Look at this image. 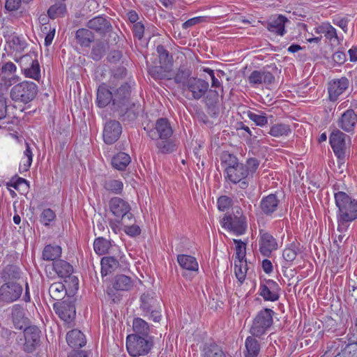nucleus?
<instances>
[{
  "instance_id": "f257e3e1",
  "label": "nucleus",
  "mask_w": 357,
  "mask_h": 357,
  "mask_svg": "<svg viewBox=\"0 0 357 357\" xmlns=\"http://www.w3.org/2000/svg\"><path fill=\"white\" fill-rule=\"evenodd\" d=\"M337 212V230L346 231L350 222L357 219V199H352L346 192H334Z\"/></svg>"
},
{
  "instance_id": "f03ea898",
  "label": "nucleus",
  "mask_w": 357,
  "mask_h": 357,
  "mask_svg": "<svg viewBox=\"0 0 357 357\" xmlns=\"http://www.w3.org/2000/svg\"><path fill=\"white\" fill-rule=\"evenodd\" d=\"M140 309L145 317H149L155 322L160 321L161 319V307L160 301L155 294L152 291H147L140 298Z\"/></svg>"
},
{
  "instance_id": "7ed1b4c3",
  "label": "nucleus",
  "mask_w": 357,
  "mask_h": 357,
  "mask_svg": "<svg viewBox=\"0 0 357 357\" xmlns=\"http://www.w3.org/2000/svg\"><path fill=\"white\" fill-rule=\"evenodd\" d=\"M37 93L38 86L34 82L24 81L12 87L10 96L14 101L28 103L35 98Z\"/></svg>"
},
{
  "instance_id": "20e7f679",
  "label": "nucleus",
  "mask_w": 357,
  "mask_h": 357,
  "mask_svg": "<svg viewBox=\"0 0 357 357\" xmlns=\"http://www.w3.org/2000/svg\"><path fill=\"white\" fill-rule=\"evenodd\" d=\"M274 312L269 308L260 310L255 317L250 333L252 336L261 337L266 333L273 324Z\"/></svg>"
},
{
  "instance_id": "39448f33",
  "label": "nucleus",
  "mask_w": 357,
  "mask_h": 357,
  "mask_svg": "<svg viewBox=\"0 0 357 357\" xmlns=\"http://www.w3.org/2000/svg\"><path fill=\"white\" fill-rule=\"evenodd\" d=\"M109 208L114 216L121 219V223L123 225L135 221L130 204L120 197H112L109 202Z\"/></svg>"
},
{
  "instance_id": "423d86ee",
  "label": "nucleus",
  "mask_w": 357,
  "mask_h": 357,
  "mask_svg": "<svg viewBox=\"0 0 357 357\" xmlns=\"http://www.w3.org/2000/svg\"><path fill=\"white\" fill-rule=\"evenodd\" d=\"M15 61L20 64L26 77L39 80L40 78V68L36 54L30 52L20 58H15Z\"/></svg>"
},
{
  "instance_id": "0eeeda50",
  "label": "nucleus",
  "mask_w": 357,
  "mask_h": 357,
  "mask_svg": "<svg viewBox=\"0 0 357 357\" xmlns=\"http://www.w3.org/2000/svg\"><path fill=\"white\" fill-rule=\"evenodd\" d=\"M152 342L137 334L128 335L126 338V348L132 357L146 355L151 350Z\"/></svg>"
},
{
  "instance_id": "6e6552de",
  "label": "nucleus",
  "mask_w": 357,
  "mask_h": 357,
  "mask_svg": "<svg viewBox=\"0 0 357 357\" xmlns=\"http://www.w3.org/2000/svg\"><path fill=\"white\" fill-rule=\"evenodd\" d=\"M208 82L197 77H190L185 83L183 92L189 100H199L208 91Z\"/></svg>"
},
{
  "instance_id": "1a4fd4ad",
  "label": "nucleus",
  "mask_w": 357,
  "mask_h": 357,
  "mask_svg": "<svg viewBox=\"0 0 357 357\" xmlns=\"http://www.w3.org/2000/svg\"><path fill=\"white\" fill-rule=\"evenodd\" d=\"M346 136L344 133L336 129L331 132L329 138L331 146L337 158L339 168H341L345 162Z\"/></svg>"
},
{
  "instance_id": "9d476101",
  "label": "nucleus",
  "mask_w": 357,
  "mask_h": 357,
  "mask_svg": "<svg viewBox=\"0 0 357 357\" xmlns=\"http://www.w3.org/2000/svg\"><path fill=\"white\" fill-rule=\"evenodd\" d=\"M280 287L273 280L264 279L260 281L258 294L265 301L275 302L280 298Z\"/></svg>"
},
{
  "instance_id": "9b49d317",
  "label": "nucleus",
  "mask_w": 357,
  "mask_h": 357,
  "mask_svg": "<svg viewBox=\"0 0 357 357\" xmlns=\"http://www.w3.org/2000/svg\"><path fill=\"white\" fill-rule=\"evenodd\" d=\"M55 313L65 323L70 324L75 318L76 310L74 303L71 301L65 300L56 301L53 305Z\"/></svg>"
},
{
  "instance_id": "f8f14e48",
  "label": "nucleus",
  "mask_w": 357,
  "mask_h": 357,
  "mask_svg": "<svg viewBox=\"0 0 357 357\" xmlns=\"http://www.w3.org/2000/svg\"><path fill=\"white\" fill-rule=\"evenodd\" d=\"M221 226L236 236L245 234L247 229V224L245 217H237L232 215H225L220 221Z\"/></svg>"
},
{
  "instance_id": "ddd939ff",
  "label": "nucleus",
  "mask_w": 357,
  "mask_h": 357,
  "mask_svg": "<svg viewBox=\"0 0 357 357\" xmlns=\"http://www.w3.org/2000/svg\"><path fill=\"white\" fill-rule=\"evenodd\" d=\"M22 293V287L15 282H8L0 287V300L7 303L17 301Z\"/></svg>"
},
{
  "instance_id": "4468645a",
  "label": "nucleus",
  "mask_w": 357,
  "mask_h": 357,
  "mask_svg": "<svg viewBox=\"0 0 357 357\" xmlns=\"http://www.w3.org/2000/svg\"><path fill=\"white\" fill-rule=\"evenodd\" d=\"M147 132L152 139H167L172 135L173 130L167 119L160 118L156 121L155 128Z\"/></svg>"
},
{
  "instance_id": "2eb2a0df",
  "label": "nucleus",
  "mask_w": 357,
  "mask_h": 357,
  "mask_svg": "<svg viewBox=\"0 0 357 357\" xmlns=\"http://www.w3.org/2000/svg\"><path fill=\"white\" fill-rule=\"evenodd\" d=\"M259 238V250L263 256L270 257L273 251L278 250V241L270 233L260 230Z\"/></svg>"
},
{
  "instance_id": "dca6fc26",
  "label": "nucleus",
  "mask_w": 357,
  "mask_h": 357,
  "mask_svg": "<svg viewBox=\"0 0 357 357\" xmlns=\"http://www.w3.org/2000/svg\"><path fill=\"white\" fill-rule=\"evenodd\" d=\"M225 178L229 180L231 183L236 184L240 183L242 189L248 187V183L245 179L248 176V169L244 164L241 163L233 168H230L228 171L225 172Z\"/></svg>"
},
{
  "instance_id": "f3484780",
  "label": "nucleus",
  "mask_w": 357,
  "mask_h": 357,
  "mask_svg": "<svg viewBox=\"0 0 357 357\" xmlns=\"http://www.w3.org/2000/svg\"><path fill=\"white\" fill-rule=\"evenodd\" d=\"M113 252H116L115 256L104 257L101 259V273L102 275H107L114 272L119 265V261L125 257L119 247L112 248Z\"/></svg>"
},
{
  "instance_id": "a211bd4d",
  "label": "nucleus",
  "mask_w": 357,
  "mask_h": 357,
  "mask_svg": "<svg viewBox=\"0 0 357 357\" xmlns=\"http://www.w3.org/2000/svg\"><path fill=\"white\" fill-rule=\"evenodd\" d=\"M40 329L35 326H29L24 328V351L31 353L36 349L40 343Z\"/></svg>"
},
{
  "instance_id": "6ab92c4d",
  "label": "nucleus",
  "mask_w": 357,
  "mask_h": 357,
  "mask_svg": "<svg viewBox=\"0 0 357 357\" xmlns=\"http://www.w3.org/2000/svg\"><path fill=\"white\" fill-rule=\"evenodd\" d=\"M280 199L275 194L263 197L259 204V209L262 215L272 217L279 208Z\"/></svg>"
},
{
  "instance_id": "aec40b11",
  "label": "nucleus",
  "mask_w": 357,
  "mask_h": 357,
  "mask_svg": "<svg viewBox=\"0 0 357 357\" xmlns=\"http://www.w3.org/2000/svg\"><path fill=\"white\" fill-rule=\"evenodd\" d=\"M122 132L120 123L115 120L106 122L103 130V139L107 144L116 142Z\"/></svg>"
},
{
  "instance_id": "412c9836",
  "label": "nucleus",
  "mask_w": 357,
  "mask_h": 357,
  "mask_svg": "<svg viewBox=\"0 0 357 357\" xmlns=\"http://www.w3.org/2000/svg\"><path fill=\"white\" fill-rule=\"evenodd\" d=\"M315 32L323 34L326 40L331 44L340 45L343 41V36L337 34V30L329 22H322L315 28Z\"/></svg>"
},
{
  "instance_id": "4be33fe9",
  "label": "nucleus",
  "mask_w": 357,
  "mask_h": 357,
  "mask_svg": "<svg viewBox=\"0 0 357 357\" xmlns=\"http://www.w3.org/2000/svg\"><path fill=\"white\" fill-rule=\"evenodd\" d=\"M248 82L252 86L258 87L260 85H269L275 82L273 75L267 70H254L249 75Z\"/></svg>"
},
{
  "instance_id": "5701e85b",
  "label": "nucleus",
  "mask_w": 357,
  "mask_h": 357,
  "mask_svg": "<svg viewBox=\"0 0 357 357\" xmlns=\"http://www.w3.org/2000/svg\"><path fill=\"white\" fill-rule=\"evenodd\" d=\"M349 86V80L342 77L329 82L328 86V97L330 100L336 101L338 97L344 92Z\"/></svg>"
},
{
  "instance_id": "b1692460",
  "label": "nucleus",
  "mask_w": 357,
  "mask_h": 357,
  "mask_svg": "<svg viewBox=\"0 0 357 357\" xmlns=\"http://www.w3.org/2000/svg\"><path fill=\"white\" fill-rule=\"evenodd\" d=\"M130 94V86L128 83L121 84L113 93V105L119 107L121 112L123 111L124 106L129 105L128 98Z\"/></svg>"
},
{
  "instance_id": "393cba45",
  "label": "nucleus",
  "mask_w": 357,
  "mask_h": 357,
  "mask_svg": "<svg viewBox=\"0 0 357 357\" xmlns=\"http://www.w3.org/2000/svg\"><path fill=\"white\" fill-rule=\"evenodd\" d=\"M357 122V114L355 112L349 109L346 110L337 120V126L340 128L347 132L354 131Z\"/></svg>"
},
{
  "instance_id": "a878e982",
  "label": "nucleus",
  "mask_w": 357,
  "mask_h": 357,
  "mask_svg": "<svg viewBox=\"0 0 357 357\" xmlns=\"http://www.w3.org/2000/svg\"><path fill=\"white\" fill-rule=\"evenodd\" d=\"M11 319L16 329L22 330L27 327L29 319L25 317V312L20 305H14L11 308Z\"/></svg>"
},
{
  "instance_id": "bb28decb",
  "label": "nucleus",
  "mask_w": 357,
  "mask_h": 357,
  "mask_svg": "<svg viewBox=\"0 0 357 357\" xmlns=\"http://www.w3.org/2000/svg\"><path fill=\"white\" fill-rule=\"evenodd\" d=\"M286 22H287V19L284 16L280 15L269 20L267 24V29L269 31L273 33L274 34L283 36L286 33Z\"/></svg>"
},
{
  "instance_id": "cd10ccee",
  "label": "nucleus",
  "mask_w": 357,
  "mask_h": 357,
  "mask_svg": "<svg viewBox=\"0 0 357 357\" xmlns=\"http://www.w3.org/2000/svg\"><path fill=\"white\" fill-rule=\"evenodd\" d=\"M87 26L101 34L109 31L112 28L110 22L102 16H97L90 20Z\"/></svg>"
},
{
  "instance_id": "c85d7f7f",
  "label": "nucleus",
  "mask_w": 357,
  "mask_h": 357,
  "mask_svg": "<svg viewBox=\"0 0 357 357\" xmlns=\"http://www.w3.org/2000/svg\"><path fill=\"white\" fill-rule=\"evenodd\" d=\"M112 100L113 101V92L107 88L105 84L100 85L97 91L96 102L98 106L105 107Z\"/></svg>"
},
{
  "instance_id": "c756f323",
  "label": "nucleus",
  "mask_w": 357,
  "mask_h": 357,
  "mask_svg": "<svg viewBox=\"0 0 357 357\" xmlns=\"http://www.w3.org/2000/svg\"><path fill=\"white\" fill-rule=\"evenodd\" d=\"M66 341L71 347H82L86 344L84 335L77 329L72 330L67 333Z\"/></svg>"
},
{
  "instance_id": "7c9ffc66",
  "label": "nucleus",
  "mask_w": 357,
  "mask_h": 357,
  "mask_svg": "<svg viewBox=\"0 0 357 357\" xmlns=\"http://www.w3.org/2000/svg\"><path fill=\"white\" fill-rule=\"evenodd\" d=\"M177 261L181 268L188 271H197L199 265L195 257L187 255H178Z\"/></svg>"
},
{
  "instance_id": "2f4dec72",
  "label": "nucleus",
  "mask_w": 357,
  "mask_h": 357,
  "mask_svg": "<svg viewBox=\"0 0 357 357\" xmlns=\"http://www.w3.org/2000/svg\"><path fill=\"white\" fill-rule=\"evenodd\" d=\"M76 40L82 47H89L94 40L93 33L87 29H79L76 31Z\"/></svg>"
},
{
  "instance_id": "473e14b6",
  "label": "nucleus",
  "mask_w": 357,
  "mask_h": 357,
  "mask_svg": "<svg viewBox=\"0 0 357 357\" xmlns=\"http://www.w3.org/2000/svg\"><path fill=\"white\" fill-rule=\"evenodd\" d=\"M54 271L61 278L69 277L73 272V266L64 260H57L53 264Z\"/></svg>"
},
{
  "instance_id": "72a5a7b5",
  "label": "nucleus",
  "mask_w": 357,
  "mask_h": 357,
  "mask_svg": "<svg viewBox=\"0 0 357 357\" xmlns=\"http://www.w3.org/2000/svg\"><path fill=\"white\" fill-rule=\"evenodd\" d=\"M133 287V280L125 275H116L113 282V287L118 291H128Z\"/></svg>"
},
{
  "instance_id": "f704fd0d",
  "label": "nucleus",
  "mask_w": 357,
  "mask_h": 357,
  "mask_svg": "<svg viewBox=\"0 0 357 357\" xmlns=\"http://www.w3.org/2000/svg\"><path fill=\"white\" fill-rule=\"evenodd\" d=\"M291 132L290 126L285 123H275L270 127L268 131L270 135L276 138L287 137Z\"/></svg>"
},
{
  "instance_id": "c9c22d12",
  "label": "nucleus",
  "mask_w": 357,
  "mask_h": 357,
  "mask_svg": "<svg viewBox=\"0 0 357 357\" xmlns=\"http://www.w3.org/2000/svg\"><path fill=\"white\" fill-rule=\"evenodd\" d=\"M254 337L252 335L249 336L245 340L246 353L245 354V357H257L259 354L260 345Z\"/></svg>"
},
{
  "instance_id": "e433bc0d",
  "label": "nucleus",
  "mask_w": 357,
  "mask_h": 357,
  "mask_svg": "<svg viewBox=\"0 0 357 357\" xmlns=\"http://www.w3.org/2000/svg\"><path fill=\"white\" fill-rule=\"evenodd\" d=\"M202 357H226L222 349L216 344H206L202 349Z\"/></svg>"
},
{
  "instance_id": "4c0bfd02",
  "label": "nucleus",
  "mask_w": 357,
  "mask_h": 357,
  "mask_svg": "<svg viewBox=\"0 0 357 357\" xmlns=\"http://www.w3.org/2000/svg\"><path fill=\"white\" fill-rule=\"evenodd\" d=\"M248 269L246 260L234 259V271L241 284L245 281Z\"/></svg>"
},
{
  "instance_id": "58836bf2",
  "label": "nucleus",
  "mask_w": 357,
  "mask_h": 357,
  "mask_svg": "<svg viewBox=\"0 0 357 357\" xmlns=\"http://www.w3.org/2000/svg\"><path fill=\"white\" fill-rule=\"evenodd\" d=\"M130 162V157L128 154L120 152L114 155L112 160V166L118 170H123Z\"/></svg>"
},
{
  "instance_id": "ea45409f",
  "label": "nucleus",
  "mask_w": 357,
  "mask_h": 357,
  "mask_svg": "<svg viewBox=\"0 0 357 357\" xmlns=\"http://www.w3.org/2000/svg\"><path fill=\"white\" fill-rule=\"evenodd\" d=\"M299 252H301L300 244L294 242L284 248L282 257L287 262L291 263L296 259Z\"/></svg>"
},
{
  "instance_id": "a19ab883",
  "label": "nucleus",
  "mask_w": 357,
  "mask_h": 357,
  "mask_svg": "<svg viewBox=\"0 0 357 357\" xmlns=\"http://www.w3.org/2000/svg\"><path fill=\"white\" fill-rule=\"evenodd\" d=\"M61 255V248L59 245H46L43 251V259L46 261H54Z\"/></svg>"
},
{
  "instance_id": "79ce46f5",
  "label": "nucleus",
  "mask_w": 357,
  "mask_h": 357,
  "mask_svg": "<svg viewBox=\"0 0 357 357\" xmlns=\"http://www.w3.org/2000/svg\"><path fill=\"white\" fill-rule=\"evenodd\" d=\"M115 247L116 246H112L110 242L102 237L96 238L93 243L94 251L99 255L106 254L110 248H112Z\"/></svg>"
},
{
  "instance_id": "37998d69",
  "label": "nucleus",
  "mask_w": 357,
  "mask_h": 357,
  "mask_svg": "<svg viewBox=\"0 0 357 357\" xmlns=\"http://www.w3.org/2000/svg\"><path fill=\"white\" fill-rule=\"evenodd\" d=\"M49 294L54 300L61 301V298L66 294L65 286L61 282H54L50 285Z\"/></svg>"
},
{
  "instance_id": "c03bdc74",
  "label": "nucleus",
  "mask_w": 357,
  "mask_h": 357,
  "mask_svg": "<svg viewBox=\"0 0 357 357\" xmlns=\"http://www.w3.org/2000/svg\"><path fill=\"white\" fill-rule=\"evenodd\" d=\"M128 105H127L126 107H128ZM123 110H125L124 108H123ZM123 112L124 111H123V112L121 111V113H122L121 115L123 117V119H122L123 121H126V120L128 121H134L137 119L139 112H141L140 105L132 103L130 106V107L126 108V111L124 113H123Z\"/></svg>"
},
{
  "instance_id": "a18cd8bd",
  "label": "nucleus",
  "mask_w": 357,
  "mask_h": 357,
  "mask_svg": "<svg viewBox=\"0 0 357 357\" xmlns=\"http://www.w3.org/2000/svg\"><path fill=\"white\" fill-rule=\"evenodd\" d=\"M221 163L222 167L225 168V172L228 171L229 169L241 164L238 162V158L234 155L228 152H224L222 153Z\"/></svg>"
},
{
  "instance_id": "49530a36",
  "label": "nucleus",
  "mask_w": 357,
  "mask_h": 357,
  "mask_svg": "<svg viewBox=\"0 0 357 357\" xmlns=\"http://www.w3.org/2000/svg\"><path fill=\"white\" fill-rule=\"evenodd\" d=\"M132 328L136 334L147 336L150 329L149 324L141 318H135L132 322Z\"/></svg>"
},
{
  "instance_id": "de8ad7c7",
  "label": "nucleus",
  "mask_w": 357,
  "mask_h": 357,
  "mask_svg": "<svg viewBox=\"0 0 357 357\" xmlns=\"http://www.w3.org/2000/svg\"><path fill=\"white\" fill-rule=\"evenodd\" d=\"M103 185L106 190L114 194H121L123 188V182L115 179L105 180Z\"/></svg>"
},
{
  "instance_id": "09e8293b",
  "label": "nucleus",
  "mask_w": 357,
  "mask_h": 357,
  "mask_svg": "<svg viewBox=\"0 0 357 357\" xmlns=\"http://www.w3.org/2000/svg\"><path fill=\"white\" fill-rule=\"evenodd\" d=\"M8 47L13 50V52H22L27 46L25 40L17 36H14L8 43Z\"/></svg>"
},
{
  "instance_id": "8fccbe9b",
  "label": "nucleus",
  "mask_w": 357,
  "mask_h": 357,
  "mask_svg": "<svg viewBox=\"0 0 357 357\" xmlns=\"http://www.w3.org/2000/svg\"><path fill=\"white\" fill-rule=\"evenodd\" d=\"M248 117L257 126L264 127L268 124V118L264 112H259V114H256L252 112H248Z\"/></svg>"
},
{
  "instance_id": "3c124183",
  "label": "nucleus",
  "mask_w": 357,
  "mask_h": 357,
  "mask_svg": "<svg viewBox=\"0 0 357 357\" xmlns=\"http://www.w3.org/2000/svg\"><path fill=\"white\" fill-rule=\"evenodd\" d=\"M156 51L161 65L167 66L171 63L172 57L169 56L168 51L165 50L162 45H158Z\"/></svg>"
},
{
  "instance_id": "603ef678",
  "label": "nucleus",
  "mask_w": 357,
  "mask_h": 357,
  "mask_svg": "<svg viewBox=\"0 0 357 357\" xmlns=\"http://www.w3.org/2000/svg\"><path fill=\"white\" fill-rule=\"evenodd\" d=\"M3 86L0 84V120L6 118L7 115V98L6 97L5 89Z\"/></svg>"
},
{
  "instance_id": "864d4df0",
  "label": "nucleus",
  "mask_w": 357,
  "mask_h": 357,
  "mask_svg": "<svg viewBox=\"0 0 357 357\" xmlns=\"http://www.w3.org/2000/svg\"><path fill=\"white\" fill-rule=\"evenodd\" d=\"M236 245V255L234 259L245 260V243L241 239H234Z\"/></svg>"
},
{
  "instance_id": "5fc2aeb1",
  "label": "nucleus",
  "mask_w": 357,
  "mask_h": 357,
  "mask_svg": "<svg viewBox=\"0 0 357 357\" xmlns=\"http://www.w3.org/2000/svg\"><path fill=\"white\" fill-rule=\"evenodd\" d=\"M16 66L13 63L10 61L7 62L1 68V76L3 79L10 77L16 72Z\"/></svg>"
},
{
  "instance_id": "6e6d98bb",
  "label": "nucleus",
  "mask_w": 357,
  "mask_h": 357,
  "mask_svg": "<svg viewBox=\"0 0 357 357\" xmlns=\"http://www.w3.org/2000/svg\"><path fill=\"white\" fill-rule=\"evenodd\" d=\"M66 10L65 6L62 3L54 4L47 11L48 15L52 19H55L59 16L63 15Z\"/></svg>"
},
{
  "instance_id": "4d7b16f0",
  "label": "nucleus",
  "mask_w": 357,
  "mask_h": 357,
  "mask_svg": "<svg viewBox=\"0 0 357 357\" xmlns=\"http://www.w3.org/2000/svg\"><path fill=\"white\" fill-rule=\"evenodd\" d=\"M55 213L50 208L44 209L40 215V222L45 226L50 225V222L55 219Z\"/></svg>"
},
{
  "instance_id": "13d9d810",
  "label": "nucleus",
  "mask_w": 357,
  "mask_h": 357,
  "mask_svg": "<svg viewBox=\"0 0 357 357\" xmlns=\"http://www.w3.org/2000/svg\"><path fill=\"white\" fill-rule=\"evenodd\" d=\"M158 148L162 153H169L176 150V144L172 141L162 142L157 144Z\"/></svg>"
},
{
  "instance_id": "bf43d9fd",
  "label": "nucleus",
  "mask_w": 357,
  "mask_h": 357,
  "mask_svg": "<svg viewBox=\"0 0 357 357\" xmlns=\"http://www.w3.org/2000/svg\"><path fill=\"white\" fill-rule=\"evenodd\" d=\"M10 186L17 190H26L29 188V182L23 178L17 177L12 180Z\"/></svg>"
},
{
  "instance_id": "052dcab7",
  "label": "nucleus",
  "mask_w": 357,
  "mask_h": 357,
  "mask_svg": "<svg viewBox=\"0 0 357 357\" xmlns=\"http://www.w3.org/2000/svg\"><path fill=\"white\" fill-rule=\"evenodd\" d=\"M188 79H190V73L183 70H179L174 77L175 82L181 84L182 90H183L184 86Z\"/></svg>"
},
{
  "instance_id": "680f3d73",
  "label": "nucleus",
  "mask_w": 357,
  "mask_h": 357,
  "mask_svg": "<svg viewBox=\"0 0 357 357\" xmlns=\"http://www.w3.org/2000/svg\"><path fill=\"white\" fill-rule=\"evenodd\" d=\"M218 208L221 211H225L231 206V199L227 196H221L218 199Z\"/></svg>"
},
{
  "instance_id": "e2e57ef3",
  "label": "nucleus",
  "mask_w": 357,
  "mask_h": 357,
  "mask_svg": "<svg viewBox=\"0 0 357 357\" xmlns=\"http://www.w3.org/2000/svg\"><path fill=\"white\" fill-rule=\"evenodd\" d=\"M129 224L130 223L123 225L124 232L127 235L132 237L139 235L141 233L140 227L135 224H132L131 225H129Z\"/></svg>"
},
{
  "instance_id": "0e129e2a",
  "label": "nucleus",
  "mask_w": 357,
  "mask_h": 357,
  "mask_svg": "<svg viewBox=\"0 0 357 357\" xmlns=\"http://www.w3.org/2000/svg\"><path fill=\"white\" fill-rule=\"evenodd\" d=\"M259 162L256 158H250L247 160L246 165H245L248 169V176L249 174H253L259 167Z\"/></svg>"
},
{
  "instance_id": "69168bd1",
  "label": "nucleus",
  "mask_w": 357,
  "mask_h": 357,
  "mask_svg": "<svg viewBox=\"0 0 357 357\" xmlns=\"http://www.w3.org/2000/svg\"><path fill=\"white\" fill-rule=\"evenodd\" d=\"M134 36L141 40L144 33V26L142 22H137L133 24L132 27Z\"/></svg>"
},
{
  "instance_id": "338daca9",
  "label": "nucleus",
  "mask_w": 357,
  "mask_h": 357,
  "mask_svg": "<svg viewBox=\"0 0 357 357\" xmlns=\"http://www.w3.org/2000/svg\"><path fill=\"white\" fill-rule=\"evenodd\" d=\"M348 22L349 20L346 17H334L333 19V23L340 27L344 33L348 31Z\"/></svg>"
},
{
  "instance_id": "774afa93",
  "label": "nucleus",
  "mask_w": 357,
  "mask_h": 357,
  "mask_svg": "<svg viewBox=\"0 0 357 357\" xmlns=\"http://www.w3.org/2000/svg\"><path fill=\"white\" fill-rule=\"evenodd\" d=\"M22 0H6L5 8L8 11H15L21 6Z\"/></svg>"
}]
</instances>
